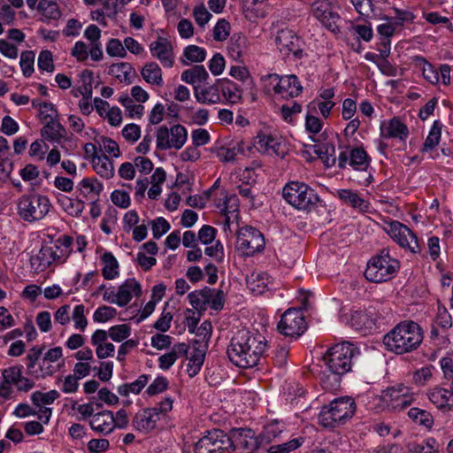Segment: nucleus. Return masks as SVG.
Wrapping results in <instances>:
<instances>
[{"mask_svg":"<svg viewBox=\"0 0 453 453\" xmlns=\"http://www.w3.org/2000/svg\"><path fill=\"white\" fill-rule=\"evenodd\" d=\"M278 96L288 99L299 96L303 87L296 75L281 76Z\"/></svg>","mask_w":453,"mask_h":453,"instance_id":"obj_31","label":"nucleus"},{"mask_svg":"<svg viewBox=\"0 0 453 453\" xmlns=\"http://www.w3.org/2000/svg\"><path fill=\"white\" fill-rule=\"evenodd\" d=\"M149 47L152 57L157 58L164 67L173 65V47L167 38L159 36Z\"/></svg>","mask_w":453,"mask_h":453,"instance_id":"obj_22","label":"nucleus"},{"mask_svg":"<svg viewBox=\"0 0 453 453\" xmlns=\"http://www.w3.org/2000/svg\"><path fill=\"white\" fill-rule=\"evenodd\" d=\"M93 430L101 434H108L115 428V421L113 419V412L111 411H104L94 414L89 421Z\"/></svg>","mask_w":453,"mask_h":453,"instance_id":"obj_30","label":"nucleus"},{"mask_svg":"<svg viewBox=\"0 0 453 453\" xmlns=\"http://www.w3.org/2000/svg\"><path fill=\"white\" fill-rule=\"evenodd\" d=\"M109 73L126 84L133 83L136 76L134 68L126 62L112 64L109 68Z\"/></svg>","mask_w":453,"mask_h":453,"instance_id":"obj_36","label":"nucleus"},{"mask_svg":"<svg viewBox=\"0 0 453 453\" xmlns=\"http://www.w3.org/2000/svg\"><path fill=\"white\" fill-rule=\"evenodd\" d=\"M383 231L400 248L411 254H418L421 247L417 234L406 225L398 220L384 221Z\"/></svg>","mask_w":453,"mask_h":453,"instance_id":"obj_10","label":"nucleus"},{"mask_svg":"<svg viewBox=\"0 0 453 453\" xmlns=\"http://www.w3.org/2000/svg\"><path fill=\"white\" fill-rule=\"evenodd\" d=\"M56 384L63 393L73 394L79 388V379L73 374H68L65 377H58Z\"/></svg>","mask_w":453,"mask_h":453,"instance_id":"obj_56","label":"nucleus"},{"mask_svg":"<svg viewBox=\"0 0 453 453\" xmlns=\"http://www.w3.org/2000/svg\"><path fill=\"white\" fill-rule=\"evenodd\" d=\"M206 58V50L196 45L187 46L182 53L180 59L184 65H188L192 63H202Z\"/></svg>","mask_w":453,"mask_h":453,"instance_id":"obj_48","label":"nucleus"},{"mask_svg":"<svg viewBox=\"0 0 453 453\" xmlns=\"http://www.w3.org/2000/svg\"><path fill=\"white\" fill-rule=\"evenodd\" d=\"M59 396V392L55 389L48 392L35 391L31 395V402L35 407L39 408L38 418L40 421L48 424L52 415V409L47 407V405L52 404Z\"/></svg>","mask_w":453,"mask_h":453,"instance_id":"obj_19","label":"nucleus"},{"mask_svg":"<svg viewBox=\"0 0 453 453\" xmlns=\"http://www.w3.org/2000/svg\"><path fill=\"white\" fill-rule=\"evenodd\" d=\"M37 10L43 20H57L61 16L57 0H39Z\"/></svg>","mask_w":453,"mask_h":453,"instance_id":"obj_46","label":"nucleus"},{"mask_svg":"<svg viewBox=\"0 0 453 453\" xmlns=\"http://www.w3.org/2000/svg\"><path fill=\"white\" fill-rule=\"evenodd\" d=\"M187 138L188 132L183 126L177 124L171 128L162 126L157 131V149L159 150H180L185 144Z\"/></svg>","mask_w":453,"mask_h":453,"instance_id":"obj_13","label":"nucleus"},{"mask_svg":"<svg viewBox=\"0 0 453 453\" xmlns=\"http://www.w3.org/2000/svg\"><path fill=\"white\" fill-rule=\"evenodd\" d=\"M117 310L113 307L102 305L99 306L93 314V320L96 323H105L115 318Z\"/></svg>","mask_w":453,"mask_h":453,"instance_id":"obj_62","label":"nucleus"},{"mask_svg":"<svg viewBox=\"0 0 453 453\" xmlns=\"http://www.w3.org/2000/svg\"><path fill=\"white\" fill-rule=\"evenodd\" d=\"M359 354L358 349L349 342L337 343L329 348L324 355L326 368L335 376L350 372L353 359Z\"/></svg>","mask_w":453,"mask_h":453,"instance_id":"obj_6","label":"nucleus"},{"mask_svg":"<svg viewBox=\"0 0 453 453\" xmlns=\"http://www.w3.org/2000/svg\"><path fill=\"white\" fill-rule=\"evenodd\" d=\"M389 404L395 410H403L416 399L413 389L403 384H398L387 389L386 395Z\"/></svg>","mask_w":453,"mask_h":453,"instance_id":"obj_17","label":"nucleus"},{"mask_svg":"<svg viewBox=\"0 0 453 453\" xmlns=\"http://www.w3.org/2000/svg\"><path fill=\"white\" fill-rule=\"evenodd\" d=\"M180 79L182 81L192 85L193 88H199L202 83H206L209 79V73L203 65H196L191 68L184 70L181 73Z\"/></svg>","mask_w":453,"mask_h":453,"instance_id":"obj_32","label":"nucleus"},{"mask_svg":"<svg viewBox=\"0 0 453 453\" xmlns=\"http://www.w3.org/2000/svg\"><path fill=\"white\" fill-rule=\"evenodd\" d=\"M247 287L255 296L271 291L275 282L267 273H254L247 279Z\"/></svg>","mask_w":453,"mask_h":453,"instance_id":"obj_27","label":"nucleus"},{"mask_svg":"<svg viewBox=\"0 0 453 453\" xmlns=\"http://www.w3.org/2000/svg\"><path fill=\"white\" fill-rule=\"evenodd\" d=\"M411 63L418 67L425 80L432 84H437L440 81L438 70L422 56H413Z\"/></svg>","mask_w":453,"mask_h":453,"instance_id":"obj_39","label":"nucleus"},{"mask_svg":"<svg viewBox=\"0 0 453 453\" xmlns=\"http://www.w3.org/2000/svg\"><path fill=\"white\" fill-rule=\"evenodd\" d=\"M267 348L265 337L258 332L238 331L227 347L229 360L241 368L256 366Z\"/></svg>","mask_w":453,"mask_h":453,"instance_id":"obj_1","label":"nucleus"},{"mask_svg":"<svg viewBox=\"0 0 453 453\" xmlns=\"http://www.w3.org/2000/svg\"><path fill=\"white\" fill-rule=\"evenodd\" d=\"M131 335V327L127 324H119L111 326L106 331V337L115 342H122Z\"/></svg>","mask_w":453,"mask_h":453,"instance_id":"obj_54","label":"nucleus"},{"mask_svg":"<svg viewBox=\"0 0 453 453\" xmlns=\"http://www.w3.org/2000/svg\"><path fill=\"white\" fill-rule=\"evenodd\" d=\"M71 318L73 322V327L76 330L81 332H84L86 330L88 326V319L85 316V307L83 304L74 306Z\"/></svg>","mask_w":453,"mask_h":453,"instance_id":"obj_59","label":"nucleus"},{"mask_svg":"<svg viewBox=\"0 0 453 453\" xmlns=\"http://www.w3.org/2000/svg\"><path fill=\"white\" fill-rule=\"evenodd\" d=\"M73 239L69 235L59 236L50 244L56 257V262L64 263L73 252Z\"/></svg>","mask_w":453,"mask_h":453,"instance_id":"obj_34","label":"nucleus"},{"mask_svg":"<svg viewBox=\"0 0 453 453\" xmlns=\"http://www.w3.org/2000/svg\"><path fill=\"white\" fill-rule=\"evenodd\" d=\"M253 146L257 151L269 155L283 157L286 153L283 142L271 134L258 133L253 139Z\"/></svg>","mask_w":453,"mask_h":453,"instance_id":"obj_18","label":"nucleus"},{"mask_svg":"<svg viewBox=\"0 0 453 453\" xmlns=\"http://www.w3.org/2000/svg\"><path fill=\"white\" fill-rule=\"evenodd\" d=\"M106 330L96 329L90 338L91 345L96 348V355L99 359L114 357L115 346L107 342Z\"/></svg>","mask_w":453,"mask_h":453,"instance_id":"obj_26","label":"nucleus"},{"mask_svg":"<svg viewBox=\"0 0 453 453\" xmlns=\"http://www.w3.org/2000/svg\"><path fill=\"white\" fill-rule=\"evenodd\" d=\"M149 380L150 375L142 374L133 382L119 385L117 392L123 397H127L130 394L138 395L146 387Z\"/></svg>","mask_w":453,"mask_h":453,"instance_id":"obj_45","label":"nucleus"},{"mask_svg":"<svg viewBox=\"0 0 453 453\" xmlns=\"http://www.w3.org/2000/svg\"><path fill=\"white\" fill-rule=\"evenodd\" d=\"M429 401L440 410H451L453 408V389L435 386L427 389L426 393Z\"/></svg>","mask_w":453,"mask_h":453,"instance_id":"obj_25","label":"nucleus"},{"mask_svg":"<svg viewBox=\"0 0 453 453\" xmlns=\"http://www.w3.org/2000/svg\"><path fill=\"white\" fill-rule=\"evenodd\" d=\"M303 442V437H297L281 444L272 445L268 451L270 453H290L300 448Z\"/></svg>","mask_w":453,"mask_h":453,"instance_id":"obj_55","label":"nucleus"},{"mask_svg":"<svg viewBox=\"0 0 453 453\" xmlns=\"http://www.w3.org/2000/svg\"><path fill=\"white\" fill-rule=\"evenodd\" d=\"M203 361L204 353L202 350L195 349L189 357L187 367L189 377H194L200 372Z\"/></svg>","mask_w":453,"mask_h":453,"instance_id":"obj_58","label":"nucleus"},{"mask_svg":"<svg viewBox=\"0 0 453 453\" xmlns=\"http://www.w3.org/2000/svg\"><path fill=\"white\" fill-rule=\"evenodd\" d=\"M194 96L196 100L203 104H215L221 102V94L219 89V80L209 86H200L194 88Z\"/></svg>","mask_w":453,"mask_h":453,"instance_id":"obj_28","label":"nucleus"},{"mask_svg":"<svg viewBox=\"0 0 453 453\" xmlns=\"http://www.w3.org/2000/svg\"><path fill=\"white\" fill-rule=\"evenodd\" d=\"M265 238L259 230L245 226L237 232L236 248L242 256L252 257L265 248Z\"/></svg>","mask_w":453,"mask_h":453,"instance_id":"obj_12","label":"nucleus"},{"mask_svg":"<svg viewBox=\"0 0 453 453\" xmlns=\"http://www.w3.org/2000/svg\"><path fill=\"white\" fill-rule=\"evenodd\" d=\"M188 351V346L185 343L174 345L173 349L158 358V366L160 369L166 371L176 362V360L185 355Z\"/></svg>","mask_w":453,"mask_h":453,"instance_id":"obj_40","label":"nucleus"},{"mask_svg":"<svg viewBox=\"0 0 453 453\" xmlns=\"http://www.w3.org/2000/svg\"><path fill=\"white\" fill-rule=\"evenodd\" d=\"M216 207L224 217L223 228L226 232L239 215V199L236 195H225L216 201Z\"/></svg>","mask_w":453,"mask_h":453,"instance_id":"obj_21","label":"nucleus"},{"mask_svg":"<svg viewBox=\"0 0 453 453\" xmlns=\"http://www.w3.org/2000/svg\"><path fill=\"white\" fill-rule=\"evenodd\" d=\"M238 443L244 449H256L258 447L257 438L250 429H240L237 431Z\"/></svg>","mask_w":453,"mask_h":453,"instance_id":"obj_61","label":"nucleus"},{"mask_svg":"<svg viewBox=\"0 0 453 453\" xmlns=\"http://www.w3.org/2000/svg\"><path fill=\"white\" fill-rule=\"evenodd\" d=\"M356 411V403L350 397H341L324 406L319 412V423L324 427H334L350 419Z\"/></svg>","mask_w":453,"mask_h":453,"instance_id":"obj_7","label":"nucleus"},{"mask_svg":"<svg viewBox=\"0 0 453 453\" xmlns=\"http://www.w3.org/2000/svg\"><path fill=\"white\" fill-rule=\"evenodd\" d=\"M399 269V260L390 255L388 248H384L368 261L364 274L369 281L381 283L392 280Z\"/></svg>","mask_w":453,"mask_h":453,"instance_id":"obj_5","label":"nucleus"},{"mask_svg":"<svg viewBox=\"0 0 453 453\" xmlns=\"http://www.w3.org/2000/svg\"><path fill=\"white\" fill-rule=\"evenodd\" d=\"M441 136V124L440 121L435 120L426 136L425 142L423 144L422 151L429 152L433 150L439 143Z\"/></svg>","mask_w":453,"mask_h":453,"instance_id":"obj_50","label":"nucleus"},{"mask_svg":"<svg viewBox=\"0 0 453 453\" xmlns=\"http://www.w3.org/2000/svg\"><path fill=\"white\" fill-rule=\"evenodd\" d=\"M441 444L433 437L426 438L415 447L416 453H439Z\"/></svg>","mask_w":453,"mask_h":453,"instance_id":"obj_64","label":"nucleus"},{"mask_svg":"<svg viewBox=\"0 0 453 453\" xmlns=\"http://www.w3.org/2000/svg\"><path fill=\"white\" fill-rule=\"evenodd\" d=\"M78 188L87 200H98L104 186L96 178H84L78 184Z\"/></svg>","mask_w":453,"mask_h":453,"instance_id":"obj_38","label":"nucleus"},{"mask_svg":"<svg viewBox=\"0 0 453 453\" xmlns=\"http://www.w3.org/2000/svg\"><path fill=\"white\" fill-rule=\"evenodd\" d=\"M142 79L149 84L162 87L164 84L162 71L156 62L147 63L141 70Z\"/></svg>","mask_w":453,"mask_h":453,"instance_id":"obj_43","label":"nucleus"},{"mask_svg":"<svg viewBox=\"0 0 453 453\" xmlns=\"http://www.w3.org/2000/svg\"><path fill=\"white\" fill-rule=\"evenodd\" d=\"M435 367L432 365L417 369L412 374V382L417 387H425L433 379Z\"/></svg>","mask_w":453,"mask_h":453,"instance_id":"obj_51","label":"nucleus"},{"mask_svg":"<svg viewBox=\"0 0 453 453\" xmlns=\"http://www.w3.org/2000/svg\"><path fill=\"white\" fill-rule=\"evenodd\" d=\"M207 293H209L208 288H204L200 290L193 291L188 295V299L193 309L197 311L206 310V303H208L206 299Z\"/></svg>","mask_w":453,"mask_h":453,"instance_id":"obj_57","label":"nucleus"},{"mask_svg":"<svg viewBox=\"0 0 453 453\" xmlns=\"http://www.w3.org/2000/svg\"><path fill=\"white\" fill-rule=\"evenodd\" d=\"M35 53L31 50L23 51L20 55L19 65L25 77H30L34 73Z\"/></svg>","mask_w":453,"mask_h":453,"instance_id":"obj_63","label":"nucleus"},{"mask_svg":"<svg viewBox=\"0 0 453 453\" xmlns=\"http://www.w3.org/2000/svg\"><path fill=\"white\" fill-rule=\"evenodd\" d=\"M282 195L288 204L299 211H311L319 201L316 191L300 181L287 183L283 188Z\"/></svg>","mask_w":453,"mask_h":453,"instance_id":"obj_9","label":"nucleus"},{"mask_svg":"<svg viewBox=\"0 0 453 453\" xmlns=\"http://www.w3.org/2000/svg\"><path fill=\"white\" fill-rule=\"evenodd\" d=\"M370 162V157L362 148H354L349 153L342 151L338 157V167L346 169L347 166H349L352 169V173L349 178L359 186L367 187L373 181Z\"/></svg>","mask_w":453,"mask_h":453,"instance_id":"obj_3","label":"nucleus"},{"mask_svg":"<svg viewBox=\"0 0 453 453\" xmlns=\"http://www.w3.org/2000/svg\"><path fill=\"white\" fill-rule=\"evenodd\" d=\"M23 365H16L4 368L1 372L0 398L4 401H15L18 392L27 393L35 386V378L23 374Z\"/></svg>","mask_w":453,"mask_h":453,"instance_id":"obj_4","label":"nucleus"},{"mask_svg":"<svg viewBox=\"0 0 453 453\" xmlns=\"http://www.w3.org/2000/svg\"><path fill=\"white\" fill-rule=\"evenodd\" d=\"M208 292L209 293L206 294V299L208 301V303H206V308L210 307L217 311H221L226 299V295L223 290L208 288Z\"/></svg>","mask_w":453,"mask_h":453,"instance_id":"obj_53","label":"nucleus"},{"mask_svg":"<svg viewBox=\"0 0 453 453\" xmlns=\"http://www.w3.org/2000/svg\"><path fill=\"white\" fill-rule=\"evenodd\" d=\"M101 261L103 265L102 274L105 280H111L119 277V262L111 252H104L101 256Z\"/></svg>","mask_w":453,"mask_h":453,"instance_id":"obj_42","label":"nucleus"},{"mask_svg":"<svg viewBox=\"0 0 453 453\" xmlns=\"http://www.w3.org/2000/svg\"><path fill=\"white\" fill-rule=\"evenodd\" d=\"M423 338L424 332L420 325L406 319L395 325L384 335L383 344L388 351L403 355L416 350Z\"/></svg>","mask_w":453,"mask_h":453,"instance_id":"obj_2","label":"nucleus"},{"mask_svg":"<svg viewBox=\"0 0 453 453\" xmlns=\"http://www.w3.org/2000/svg\"><path fill=\"white\" fill-rule=\"evenodd\" d=\"M408 416L417 424L431 428L434 425V418L430 412L419 408H411L408 411Z\"/></svg>","mask_w":453,"mask_h":453,"instance_id":"obj_52","label":"nucleus"},{"mask_svg":"<svg viewBox=\"0 0 453 453\" xmlns=\"http://www.w3.org/2000/svg\"><path fill=\"white\" fill-rule=\"evenodd\" d=\"M311 11L313 16L331 32H340V16L334 11V6L328 0H317L312 4Z\"/></svg>","mask_w":453,"mask_h":453,"instance_id":"obj_15","label":"nucleus"},{"mask_svg":"<svg viewBox=\"0 0 453 453\" xmlns=\"http://www.w3.org/2000/svg\"><path fill=\"white\" fill-rule=\"evenodd\" d=\"M234 449V441L222 430L209 431L196 444L195 453H226Z\"/></svg>","mask_w":453,"mask_h":453,"instance_id":"obj_11","label":"nucleus"},{"mask_svg":"<svg viewBox=\"0 0 453 453\" xmlns=\"http://www.w3.org/2000/svg\"><path fill=\"white\" fill-rule=\"evenodd\" d=\"M219 89L221 97L223 96L228 103L236 104L240 101L241 91L232 81L219 80Z\"/></svg>","mask_w":453,"mask_h":453,"instance_id":"obj_49","label":"nucleus"},{"mask_svg":"<svg viewBox=\"0 0 453 453\" xmlns=\"http://www.w3.org/2000/svg\"><path fill=\"white\" fill-rule=\"evenodd\" d=\"M42 353V349L35 346L31 348L26 357L27 359V373L35 378V380L43 379L52 373L51 366H48L46 368L43 367V365H40L38 368L35 367L36 363L40 359Z\"/></svg>","mask_w":453,"mask_h":453,"instance_id":"obj_24","label":"nucleus"},{"mask_svg":"<svg viewBox=\"0 0 453 453\" xmlns=\"http://www.w3.org/2000/svg\"><path fill=\"white\" fill-rule=\"evenodd\" d=\"M65 128L58 119L45 121L41 135L52 143H59L64 137Z\"/></svg>","mask_w":453,"mask_h":453,"instance_id":"obj_37","label":"nucleus"},{"mask_svg":"<svg viewBox=\"0 0 453 453\" xmlns=\"http://www.w3.org/2000/svg\"><path fill=\"white\" fill-rule=\"evenodd\" d=\"M335 104L334 101H321L316 99L308 104V110L313 112L319 111L323 118L327 119L331 115V111Z\"/></svg>","mask_w":453,"mask_h":453,"instance_id":"obj_60","label":"nucleus"},{"mask_svg":"<svg viewBox=\"0 0 453 453\" xmlns=\"http://www.w3.org/2000/svg\"><path fill=\"white\" fill-rule=\"evenodd\" d=\"M349 324L357 331L365 332L372 329L374 321L372 316L365 310L355 311L351 313Z\"/></svg>","mask_w":453,"mask_h":453,"instance_id":"obj_41","label":"nucleus"},{"mask_svg":"<svg viewBox=\"0 0 453 453\" xmlns=\"http://www.w3.org/2000/svg\"><path fill=\"white\" fill-rule=\"evenodd\" d=\"M93 168L102 178L110 179L114 175L112 161L105 155H100L92 160Z\"/></svg>","mask_w":453,"mask_h":453,"instance_id":"obj_47","label":"nucleus"},{"mask_svg":"<svg viewBox=\"0 0 453 453\" xmlns=\"http://www.w3.org/2000/svg\"><path fill=\"white\" fill-rule=\"evenodd\" d=\"M54 251L50 245H43L39 252L31 257V265L37 271L46 270L52 263L56 262Z\"/></svg>","mask_w":453,"mask_h":453,"instance_id":"obj_35","label":"nucleus"},{"mask_svg":"<svg viewBox=\"0 0 453 453\" xmlns=\"http://www.w3.org/2000/svg\"><path fill=\"white\" fill-rule=\"evenodd\" d=\"M275 42L283 54H293L296 58L303 57V42L296 33L288 28H282L277 32Z\"/></svg>","mask_w":453,"mask_h":453,"instance_id":"obj_16","label":"nucleus"},{"mask_svg":"<svg viewBox=\"0 0 453 453\" xmlns=\"http://www.w3.org/2000/svg\"><path fill=\"white\" fill-rule=\"evenodd\" d=\"M51 206L50 198L45 195L25 194L18 201L17 211L24 221L34 223L44 219Z\"/></svg>","mask_w":453,"mask_h":453,"instance_id":"obj_8","label":"nucleus"},{"mask_svg":"<svg viewBox=\"0 0 453 453\" xmlns=\"http://www.w3.org/2000/svg\"><path fill=\"white\" fill-rule=\"evenodd\" d=\"M118 289L119 307L126 306L133 297L142 295V286L134 278L127 279Z\"/></svg>","mask_w":453,"mask_h":453,"instance_id":"obj_29","label":"nucleus"},{"mask_svg":"<svg viewBox=\"0 0 453 453\" xmlns=\"http://www.w3.org/2000/svg\"><path fill=\"white\" fill-rule=\"evenodd\" d=\"M305 329L306 322L303 314L295 308L288 309L278 323V330L286 336L298 337L304 333Z\"/></svg>","mask_w":453,"mask_h":453,"instance_id":"obj_14","label":"nucleus"},{"mask_svg":"<svg viewBox=\"0 0 453 453\" xmlns=\"http://www.w3.org/2000/svg\"><path fill=\"white\" fill-rule=\"evenodd\" d=\"M158 420L156 409L146 408L134 415L132 425L136 431L148 434L156 428Z\"/></svg>","mask_w":453,"mask_h":453,"instance_id":"obj_23","label":"nucleus"},{"mask_svg":"<svg viewBox=\"0 0 453 453\" xmlns=\"http://www.w3.org/2000/svg\"><path fill=\"white\" fill-rule=\"evenodd\" d=\"M58 203L61 209L72 217H79L84 210V202L80 199L71 198L65 195L58 196Z\"/></svg>","mask_w":453,"mask_h":453,"instance_id":"obj_44","label":"nucleus"},{"mask_svg":"<svg viewBox=\"0 0 453 453\" xmlns=\"http://www.w3.org/2000/svg\"><path fill=\"white\" fill-rule=\"evenodd\" d=\"M337 196L342 203L359 211L365 212L369 210L370 203L362 198L356 190L347 188L338 189Z\"/></svg>","mask_w":453,"mask_h":453,"instance_id":"obj_33","label":"nucleus"},{"mask_svg":"<svg viewBox=\"0 0 453 453\" xmlns=\"http://www.w3.org/2000/svg\"><path fill=\"white\" fill-rule=\"evenodd\" d=\"M409 134L408 127L397 117L380 122V137L381 139H395L405 142Z\"/></svg>","mask_w":453,"mask_h":453,"instance_id":"obj_20","label":"nucleus"}]
</instances>
